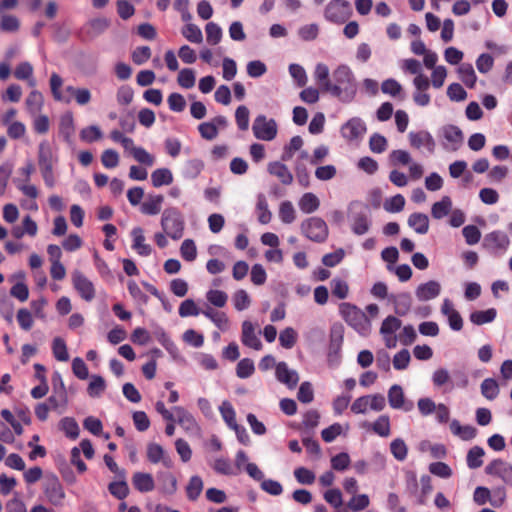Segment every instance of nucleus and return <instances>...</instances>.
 I'll list each match as a JSON object with an SVG mask.
<instances>
[{
    "mask_svg": "<svg viewBox=\"0 0 512 512\" xmlns=\"http://www.w3.org/2000/svg\"><path fill=\"white\" fill-rule=\"evenodd\" d=\"M357 81L347 65H340L332 72L330 82L326 83V93L343 103H350L357 94Z\"/></svg>",
    "mask_w": 512,
    "mask_h": 512,
    "instance_id": "obj_1",
    "label": "nucleus"
},
{
    "mask_svg": "<svg viewBox=\"0 0 512 512\" xmlns=\"http://www.w3.org/2000/svg\"><path fill=\"white\" fill-rule=\"evenodd\" d=\"M339 314L342 319L354 330L365 334L370 330V320L358 306L349 302L339 304Z\"/></svg>",
    "mask_w": 512,
    "mask_h": 512,
    "instance_id": "obj_2",
    "label": "nucleus"
},
{
    "mask_svg": "<svg viewBox=\"0 0 512 512\" xmlns=\"http://www.w3.org/2000/svg\"><path fill=\"white\" fill-rule=\"evenodd\" d=\"M161 226L167 236L174 240L180 239L184 232V220L180 211L175 207L165 209L161 217Z\"/></svg>",
    "mask_w": 512,
    "mask_h": 512,
    "instance_id": "obj_3",
    "label": "nucleus"
},
{
    "mask_svg": "<svg viewBox=\"0 0 512 512\" xmlns=\"http://www.w3.org/2000/svg\"><path fill=\"white\" fill-rule=\"evenodd\" d=\"M351 229L356 235H363L370 229L369 208L360 202H353L349 206Z\"/></svg>",
    "mask_w": 512,
    "mask_h": 512,
    "instance_id": "obj_4",
    "label": "nucleus"
},
{
    "mask_svg": "<svg viewBox=\"0 0 512 512\" xmlns=\"http://www.w3.org/2000/svg\"><path fill=\"white\" fill-rule=\"evenodd\" d=\"M351 15L352 7L347 0H331L324 12L325 19L335 24L345 23Z\"/></svg>",
    "mask_w": 512,
    "mask_h": 512,
    "instance_id": "obj_5",
    "label": "nucleus"
},
{
    "mask_svg": "<svg viewBox=\"0 0 512 512\" xmlns=\"http://www.w3.org/2000/svg\"><path fill=\"white\" fill-rule=\"evenodd\" d=\"M301 230L308 239L317 243L326 241L329 234L326 222L319 217H310L302 222Z\"/></svg>",
    "mask_w": 512,
    "mask_h": 512,
    "instance_id": "obj_6",
    "label": "nucleus"
},
{
    "mask_svg": "<svg viewBox=\"0 0 512 512\" xmlns=\"http://www.w3.org/2000/svg\"><path fill=\"white\" fill-rule=\"evenodd\" d=\"M254 136L263 141H272L277 136V123L274 119H268L265 115H258L252 125Z\"/></svg>",
    "mask_w": 512,
    "mask_h": 512,
    "instance_id": "obj_7",
    "label": "nucleus"
},
{
    "mask_svg": "<svg viewBox=\"0 0 512 512\" xmlns=\"http://www.w3.org/2000/svg\"><path fill=\"white\" fill-rule=\"evenodd\" d=\"M72 284L83 300L90 302L95 298L94 284L81 271L75 270L72 273Z\"/></svg>",
    "mask_w": 512,
    "mask_h": 512,
    "instance_id": "obj_8",
    "label": "nucleus"
},
{
    "mask_svg": "<svg viewBox=\"0 0 512 512\" xmlns=\"http://www.w3.org/2000/svg\"><path fill=\"white\" fill-rule=\"evenodd\" d=\"M44 494L48 501L54 506H62L65 498L64 488L56 476L46 478L44 483Z\"/></svg>",
    "mask_w": 512,
    "mask_h": 512,
    "instance_id": "obj_9",
    "label": "nucleus"
},
{
    "mask_svg": "<svg viewBox=\"0 0 512 512\" xmlns=\"http://www.w3.org/2000/svg\"><path fill=\"white\" fill-rule=\"evenodd\" d=\"M485 472L488 475H493L501 478L507 485L512 486V465L502 459H495L491 461L486 467Z\"/></svg>",
    "mask_w": 512,
    "mask_h": 512,
    "instance_id": "obj_10",
    "label": "nucleus"
},
{
    "mask_svg": "<svg viewBox=\"0 0 512 512\" xmlns=\"http://www.w3.org/2000/svg\"><path fill=\"white\" fill-rule=\"evenodd\" d=\"M344 327L340 323H335L330 329V342L328 360L329 362H338L339 351L343 342Z\"/></svg>",
    "mask_w": 512,
    "mask_h": 512,
    "instance_id": "obj_11",
    "label": "nucleus"
},
{
    "mask_svg": "<svg viewBox=\"0 0 512 512\" xmlns=\"http://www.w3.org/2000/svg\"><path fill=\"white\" fill-rule=\"evenodd\" d=\"M366 131V124L358 117L351 118L341 128L342 136L349 141L362 137Z\"/></svg>",
    "mask_w": 512,
    "mask_h": 512,
    "instance_id": "obj_12",
    "label": "nucleus"
},
{
    "mask_svg": "<svg viewBox=\"0 0 512 512\" xmlns=\"http://www.w3.org/2000/svg\"><path fill=\"white\" fill-rule=\"evenodd\" d=\"M388 402L393 409L410 411L413 408L412 402L405 401V395L400 385L394 384L388 390Z\"/></svg>",
    "mask_w": 512,
    "mask_h": 512,
    "instance_id": "obj_13",
    "label": "nucleus"
},
{
    "mask_svg": "<svg viewBox=\"0 0 512 512\" xmlns=\"http://www.w3.org/2000/svg\"><path fill=\"white\" fill-rule=\"evenodd\" d=\"M441 313L447 317L449 326L454 331H460L463 327V319L460 313L454 308L450 299H444L441 306Z\"/></svg>",
    "mask_w": 512,
    "mask_h": 512,
    "instance_id": "obj_14",
    "label": "nucleus"
},
{
    "mask_svg": "<svg viewBox=\"0 0 512 512\" xmlns=\"http://www.w3.org/2000/svg\"><path fill=\"white\" fill-rule=\"evenodd\" d=\"M241 341L243 345L254 350L259 351L262 349V343L255 333L254 325L248 320L242 323Z\"/></svg>",
    "mask_w": 512,
    "mask_h": 512,
    "instance_id": "obj_15",
    "label": "nucleus"
},
{
    "mask_svg": "<svg viewBox=\"0 0 512 512\" xmlns=\"http://www.w3.org/2000/svg\"><path fill=\"white\" fill-rule=\"evenodd\" d=\"M275 374L277 380L287 385L289 388H294L298 384V373L295 370L289 369L285 362H279L276 365Z\"/></svg>",
    "mask_w": 512,
    "mask_h": 512,
    "instance_id": "obj_16",
    "label": "nucleus"
},
{
    "mask_svg": "<svg viewBox=\"0 0 512 512\" xmlns=\"http://www.w3.org/2000/svg\"><path fill=\"white\" fill-rule=\"evenodd\" d=\"M441 292V285L439 282L431 280L426 283L420 284L416 289V297L419 301H428L439 296Z\"/></svg>",
    "mask_w": 512,
    "mask_h": 512,
    "instance_id": "obj_17",
    "label": "nucleus"
},
{
    "mask_svg": "<svg viewBox=\"0 0 512 512\" xmlns=\"http://www.w3.org/2000/svg\"><path fill=\"white\" fill-rule=\"evenodd\" d=\"M147 459L153 464L162 462V464L167 468H171L173 464L171 458L165 455L163 447L157 443L148 444Z\"/></svg>",
    "mask_w": 512,
    "mask_h": 512,
    "instance_id": "obj_18",
    "label": "nucleus"
},
{
    "mask_svg": "<svg viewBox=\"0 0 512 512\" xmlns=\"http://www.w3.org/2000/svg\"><path fill=\"white\" fill-rule=\"evenodd\" d=\"M410 145L414 148L419 149L424 146L427 150L432 153L435 149V141L432 135L427 131L410 132L409 133Z\"/></svg>",
    "mask_w": 512,
    "mask_h": 512,
    "instance_id": "obj_19",
    "label": "nucleus"
},
{
    "mask_svg": "<svg viewBox=\"0 0 512 512\" xmlns=\"http://www.w3.org/2000/svg\"><path fill=\"white\" fill-rule=\"evenodd\" d=\"M268 172L277 177L283 185H290L293 182V175L288 167L280 162L275 161L268 164Z\"/></svg>",
    "mask_w": 512,
    "mask_h": 512,
    "instance_id": "obj_20",
    "label": "nucleus"
},
{
    "mask_svg": "<svg viewBox=\"0 0 512 512\" xmlns=\"http://www.w3.org/2000/svg\"><path fill=\"white\" fill-rule=\"evenodd\" d=\"M510 244L508 236L501 231H493L486 235L485 245L493 250L505 251Z\"/></svg>",
    "mask_w": 512,
    "mask_h": 512,
    "instance_id": "obj_21",
    "label": "nucleus"
},
{
    "mask_svg": "<svg viewBox=\"0 0 512 512\" xmlns=\"http://www.w3.org/2000/svg\"><path fill=\"white\" fill-rule=\"evenodd\" d=\"M133 238L132 248L137 251L141 256H148L151 254V246L145 244L144 232L141 227H135L131 231Z\"/></svg>",
    "mask_w": 512,
    "mask_h": 512,
    "instance_id": "obj_22",
    "label": "nucleus"
},
{
    "mask_svg": "<svg viewBox=\"0 0 512 512\" xmlns=\"http://www.w3.org/2000/svg\"><path fill=\"white\" fill-rule=\"evenodd\" d=\"M178 424L186 431H194L197 429V422L193 415L181 406L173 408Z\"/></svg>",
    "mask_w": 512,
    "mask_h": 512,
    "instance_id": "obj_23",
    "label": "nucleus"
},
{
    "mask_svg": "<svg viewBox=\"0 0 512 512\" xmlns=\"http://www.w3.org/2000/svg\"><path fill=\"white\" fill-rule=\"evenodd\" d=\"M450 430L455 435L464 441H469L476 437L477 429L471 425H461L458 420H453L450 423Z\"/></svg>",
    "mask_w": 512,
    "mask_h": 512,
    "instance_id": "obj_24",
    "label": "nucleus"
},
{
    "mask_svg": "<svg viewBox=\"0 0 512 512\" xmlns=\"http://www.w3.org/2000/svg\"><path fill=\"white\" fill-rule=\"evenodd\" d=\"M55 160L50 145L47 142H42L38 147V164L40 170L53 168Z\"/></svg>",
    "mask_w": 512,
    "mask_h": 512,
    "instance_id": "obj_25",
    "label": "nucleus"
},
{
    "mask_svg": "<svg viewBox=\"0 0 512 512\" xmlns=\"http://www.w3.org/2000/svg\"><path fill=\"white\" fill-rule=\"evenodd\" d=\"M408 225L418 234H426L429 230V218L424 213H412L408 218Z\"/></svg>",
    "mask_w": 512,
    "mask_h": 512,
    "instance_id": "obj_26",
    "label": "nucleus"
},
{
    "mask_svg": "<svg viewBox=\"0 0 512 512\" xmlns=\"http://www.w3.org/2000/svg\"><path fill=\"white\" fill-rule=\"evenodd\" d=\"M132 483L140 492H150L154 489L155 484L151 474L137 472L132 477Z\"/></svg>",
    "mask_w": 512,
    "mask_h": 512,
    "instance_id": "obj_27",
    "label": "nucleus"
},
{
    "mask_svg": "<svg viewBox=\"0 0 512 512\" xmlns=\"http://www.w3.org/2000/svg\"><path fill=\"white\" fill-rule=\"evenodd\" d=\"M164 197L162 195L149 196V198L141 204L140 210L145 215H157L161 211Z\"/></svg>",
    "mask_w": 512,
    "mask_h": 512,
    "instance_id": "obj_28",
    "label": "nucleus"
},
{
    "mask_svg": "<svg viewBox=\"0 0 512 512\" xmlns=\"http://www.w3.org/2000/svg\"><path fill=\"white\" fill-rule=\"evenodd\" d=\"M33 66L27 62L19 63L14 70V77L17 80H27L29 86L34 87L36 85L35 80L33 79Z\"/></svg>",
    "mask_w": 512,
    "mask_h": 512,
    "instance_id": "obj_29",
    "label": "nucleus"
},
{
    "mask_svg": "<svg viewBox=\"0 0 512 512\" xmlns=\"http://www.w3.org/2000/svg\"><path fill=\"white\" fill-rule=\"evenodd\" d=\"M109 24L110 23L106 18H96L90 20L84 29L90 38H94L102 34L109 27Z\"/></svg>",
    "mask_w": 512,
    "mask_h": 512,
    "instance_id": "obj_30",
    "label": "nucleus"
},
{
    "mask_svg": "<svg viewBox=\"0 0 512 512\" xmlns=\"http://www.w3.org/2000/svg\"><path fill=\"white\" fill-rule=\"evenodd\" d=\"M458 74L461 81L469 88H473L476 84L477 76L474 68L470 63H463L458 67Z\"/></svg>",
    "mask_w": 512,
    "mask_h": 512,
    "instance_id": "obj_31",
    "label": "nucleus"
},
{
    "mask_svg": "<svg viewBox=\"0 0 512 512\" xmlns=\"http://www.w3.org/2000/svg\"><path fill=\"white\" fill-rule=\"evenodd\" d=\"M151 182L154 187L170 185L173 182V175L168 168H159L152 172Z\"/></svg>",
    "mask_w": 512,
    "mask_h": 512,
    "instance_id": "obj_32",
    "label": "nucleus"
},
{
    "mask_svg": "<svg viewBox=\"0 0 512 512\" xmlns=\"http://www.w3.org/2000/svg\"><path fill=\"white\" fill-rule=\"evenodd\" d=\"M452 208V201L450 197L444 196L438 202H435L431 208V214L435 219H442L447 216Z\"/></svg>",
    "mask_w": 512,
    "mask_h": 512,
    "instance_id": "obj_33",
    "label": "nucleus"
},
{
    "mask_svg": "<svg viewBox=\"0 0 512 512\" xmlns=\"http://www.w3.org/2000/svg\"><path fill=\"white\" fill-rule=\"evenodd\" d=\"M444 138L454 145L456 149L463 141V133L461 129L455 125H447L443 128Z\"/></svg>",
    "mask_w": 512,
    "mask_h": 512,
    "instance_id": "obj_34",
    "label": "nucleus"
},
{
    "mask_svg": "<svg viewBox=\"0 0 512 512\" xmlns=\"http://www.w3.org/2000/svg\"><path fill=\"white\" fill-rule=\"evenodd\" d=\"M213 469L216 473L226 476H236L238 475V471L235 469L234 465L230 462L229 459L226 458H217L214 461Z\"/></svg>",
    "mask_w": 512,
    "mask_h": 512,
    "instance_id": "obj_35",
    "label": "nucleus"
},
{
    "mask_svg": "<svg viewBox=\"0 0 512 512\" xmlns=\"http://www.w3.org/2000/svg\"><path fill=\"white\" fill-rule=\"evenodd\" d=\"M485 452L482 447L474 446L467 453V466L470 469H477L483 465V456Z\"/></svg>",
    "mask_w": 512,
    "mask_h": 512,
    "instance_id": "obj_36",
    "label": "nucleus"
},
{
    "mask_svg": "<svg viewBox=\"0 0 512 512\" xmlns=\"http://www.w3.org/2000/svg\"><path fill=\"white\" fill-rule=\"evenodd\" d=\"M496 310L494 308L485 311H474L470 314V321L475 325H483L492 322L496 317Z\"/></svg>",
    "mask_w": 512,
    "mask_h": 512,
    "instance_id": "obj_37",
    "label": "nucleus"
},
{
    "mask_svg": "<svg viewBox=\"0 0 512 512\" xmlns=\"http://www.w3.org/2000/svg\"><path fill=\"white\" fill-rule=\"evenodd\" d=\"M374 433L381 437H388L391 433L390 418L388 415H381L371 425Z\"/></svg>",
    "mask_w": 512,
    "mask_h": 512,
    "instance_id": "obj_38",
    "label": "nucleus"
},
{
    "mask_svg": "<svg viewBox=\"0 0 512 512\" xmlns=\"http://www.w3.org/2000/svg\"><path fill=\"white\" fill-rule=\"evenodd\" d=\"M319 204V199L313 193H305L299 201V207L304 213H312L316 211Z\"/></svg>",
    "mask_w": 512,
    "mask_h": 512,
    "instance_id": "obj_39",
    "label": "nucleus"
},
{
    "mask_svg": "<svg viewBox=\"0 0 512 512\" xmlns=\"http://www.w3.org/2000/svg\"><path fill=\"white\" fill-rule=\"evenodd\" d=\"M481 393L488 400H494L499 394V386L495 379L486 378L481 383Z\"/></svg>",
    "mask_w": 512,
    "mask_h": 512,
    "instance_id": "obj_40",
    "label": "nucleus"
},
{
    "mask_svg": "<svg viewBox=\"0 0 512 512\" xmlns=\"http://www.w3.org/2000/svg\"><path fill=\"white\" fill-rule=\"evenodd\" d=\"M219 411L229 428H233L237 424L235 410L229 401H223Z\"/></svg>",
    "mask_w": 512,
    "mask_h": 512,
    "instance_id": "obj_41",
    "label": "nucleus"
},
{
    "mask_svg": "<svg viewBox=\"0 0 512 512\" xmlns=\"http://www.w3.org/2000/svg\"><path fill=\"white\" fill-rule=\"evenodd\" d=\"M256 210L258 214V221L261 224H268L271 221L272 214L268 208V203L264 195L258 196Z\"/></svg>",
    "mask_w": 512,
    "mask_h": 512,
    "instance_id": "obj_42",
    "label": "nucleus"
},
{
    "mask_svg": "<svg viewBox=\"0 0 512 512\" xmlns=\"http://www.w3.org/2000/svg\"><path fill=\"white\" fill-rule=\"evenodd\" d=\"M63 84L62 78L57 73H52L50 77V88L52 95L56 101H63L65 103H69L71 101L70 98L65 97L61 91L60 88Z\"/></svg>",
    "mask_w": 512,
    "mask_h": 512,
    "instance_id": "obj_43",
    "label": "nucleus"
},
{
    "mask_svg": "<svg viewBox=\"0 0 512 512\" xmlns=\"http://www.w3.org/2000/svg\"><path fill=\"white\" fill-rule=\"evenodd\" d=\"M182 35L192 43H201L203 41V35L201 29L192 23L186 24L181 31Z\"/></svg>",
    "mask_w": 512,
    "mask_h": 512,
    "instance_id": "obj_44",
    "label": "nucleus"
},
{
    "mask_svg": "<svg viewBox=\"0 0 512 512\" xmlns=\"http://www.w3.org/2000/svg\"><path fill=\"white\" fill-rule=\"evenodd\" d=\"M106 389V383L102 376L92 375L87 392L90 397H99Z\"/></svg>",
    "mask_w": 512,
    "mask_h": 512,
    "instance_id": "obj_45",
    "label": "nucleus"
},
{
    "mask_svg": "<svg viewBox=\"0 0 512 512\" xmlns=\"http://www.w3.org/2000/svg\"><path fill=\"white\" fill-rule=\"evenodd\" d=\"M203 490V481L199 476H192L186 488L187 497L196 500Z\"/></svg>",
    "mask_w": 512,
    "mask_h": 512,
    "instance_id": "obj_46",
    "label": "nucleus"
},
{
    "mask_svg": "<svg viewBox=\"0 0 512 512\" xmlns=\"http://www.w3.org/2000/svg\"><path fill=\"white\" fill-rule=\"evenodd\" d=\"M52 351H53L54 357L58 361H62V362L68 361L69 354L67 351V346H66L65 341L62 338L56 337L53 340Z\"/></svg>",
    "mask_w": 512,
    "mask_h": 512,
    "instance_id": "obj_47",
    "label": "nucleus"
},
{
    "mask_svg": "<svg viewBox=\"0 0 512 512\" xmlns=\"http://www.w3.org/2000/svg\"><path fill=\"white\" fill-rule=\"evenodd\" d=\"M60 428L71 439H76L79 436V426L73 418H63L60 421Z\"/></svg>",
    "mask_w": 512,
    "mask_h": 512,
    "instance_id": "obj_48",
    "label": "nucleus"
},
{
    "mask_svg": "<svg viewBox=\"0 0 512 512\" xmlns=\"http://www.w3.org/2000/svg\"><path fill=\"white\" fill-rule=\"evenodd\" d=\"M205 32L206 40L210 45H216L221 41L222 29L218 24L209 22L205 27Z\"/></svg>",
    "mask_w": 512,
    "mask_h": 512,
    "instance_id": "obj_49",
    "label": "nucleus"
},
{
    "mask_svg": "<svg viewBox=\"0 0 512 512\" xmlns=\"http://www.w3.org/2000/svg\"><path fill=\"white\" fill-rule=\"evenodd\" d=\"M314 77L317 82V84L320 86L321 90L325 92L326 90V83L330 82L331 79L329 78V68L326 64L319 63L317 64L314 72Z\"/></svg>",
    "mask_w": 512,
    "mask_h": 512,
    "instance_id": "obj_50",
    "label": "nucleus"
},
{
    "mask_svg": "<svg viewBox=\"0 0 512 512\" xmlns=\"http://www.w3.org/2000/svg\"><path fill=\"white\" fill-rule=\"evenodd\" d=\"M180 254L182 258L188 262H192L197 257V248L192 239H185L180 247Z\"/></svg>",
    "mask_w": 512,
    "mask_h": 512,
    "instance_id": "obj_51",
    "label": "nucleus"
},
{
    "mask_svg": "<svg viewBox=\"0 0 512 512\" xmlns=\"http://www.w3.org/2000/svg\"><path fill=\"white\" fill-rule=\"evenodd\" d=\"M331 291L333 296L343 300L348 296L349 286L346 281L339 278H334L331 281Z\"/></svg>",
    "mask_w": 512,
    "mask_h": 512,
    "instance_id": "obj_52",
    "label": "nucleus"
},
{
    "mask_svg": "<svg viewBox=\"0 0 512 512\" xmlns=\"http://www.w3.org/2000/svg\"><path fill=\"white\" fill-rule=\"evenodd\" d=\"M254 371V362L249 358L241 359L236 367V375L241 379L250 377Z\"/></svg>",
    "mask_w": 512,
    "mask_h": 512,
    "instance_id": "obj_53",
    "label": "nucleus"
},
{
    "mask_svg": "<svg viewBox=\"0 0 512 512\" xmlns=\"http://www.w3.org/2000/svg\"><path fill=\"white\" fill-rule=\"evenodd\" d=\"M390 451L398 461H404L408 454L407 445L400 438H397L391 442Z\"/></svg>",
    "mask_w": 512,
    "mask_h": 512,
    "instance_id": "obj_54",
    "label": "nucleus"
},
{
    "mask_svg": "<svg viewBox=\"0 0 512 512\" xmlns=\"http://www.w3.org/2000/svg\"><path fill=\"white\" fill-rule=\"evenodd\" d=\"M297 341V333L292 327H287L281 331L279 335V342L282 347L291 349Z\"/></svg>",
    "mask_w": 512,
    "mask_h": 512,
    "instance_id": "obj_55",
    "label": "nucleus"
},
{
    "mask_svg": "<svg viewBox=\"0 0 512 512\" xmlns=\"http://www.w3.org/2000/svg\"><path fill=\"white\" fill-rule=\"evenodd\" d=\"M401 324L402 322L400 319L390 315L383 320L382 325L380 327V333L382 335H393L401 327Z\"/></svg>",
    "mask_w": 512,
    "mask_h": 512,
    "instance_id": "obj_56",
    "label": "nucleus"
},
{
    "mask_svg": "<svg viewBox=\"0 0 512 512\" xmlns=\"http://www.w3.org/2000/svg\"><path fill=\"white\" fill-rule=\"evenodd\" d=\"M370 504V500L368 495L366 494H359V495H353V497L348 502L347 506L348 508L353 512L362 511L365 508H367Z\"/></svg>",
    "mask_w": 512,
    "mask_h": 512,
    "instance_id": "obj_57",
    "label": "nucleus"
},
{
    "mask_svg": "<svg viewBox=\"0 0 512 512\" xmlns=\"http://www.w3.org/2000/svg\"><path fill=\"white\" fill-rule=\"evenodd\" d=\"M405 198L401 194L391 197L384 203V209L390 213H397L404 209Z\"/></svg>",
    "mask_w": 512,
    "mask_h": 512,
    "instance_id": "obj_58",
    "label": "nucleus"
},
{
    "mask_svg": "<svg viewBox=\"0 0 512 512\" xmlns=\"http://www.w3.org/2000/svg\"><path fill=\"white\" fill-rule=\"evenodd\" d=\"M411 308V296L408 293H402L395 299V312L398 315H405Z\"/></svg>",
    "mask_w": 512,
    "mask_h": 512,
    "instance_id": "obj_59",
    "label": "nucleus"
},
{
    "mask_svg": "<svg viewBox=\"0 0 512 512\" xmlns=\"http://www.w3.org/2000/svg\"><path fill=\"white\" fill-rule=\"evenodd\" d=\"M207 300L214 306L222 308L226 305L228 296L221 290H209L206 294Z\"/></svg>",
    "mask_w": 512,
    "mask_h": 512,
    "instance_id": "obj_60",
    "label": "nucleus"
},
{
    "mask_svg": "<svg viewBox=\"0 0 512 512\" xmlns=\"http://www.w3.org/2000/svg\"><path fill=\"white\" fill-rule=\"evenodd\" d=\"M233 303L236 310L243 311L250 306L251 300L248 293L245 290L240 289L234 293Z\"/></svg>",
    "mask_w": 512,
    "mask_h": 512,
    "instance_id": "obj_61",
    "label": "nucleus"
},
{
    "mask_svg": "<svg viewBox=\"0 0 512 512\" xmlns=\"http://www.w3.org/2000/svg\"><path fill=\"white\" fill-rule=\"evenodd\" d=\"M279 217L283 223L290 224L295 220V210L290 201H284L279 208Z\"/></svg>",
    "mask_w": 512,
    "mask_h": 512,
    "instance_id": "obj_62",
    "label": "nucleus"
},
{
    "mask_svg": "<svg viewBox=\"0 0 512 512\" xmlns=\"http://www.w3.org/2000/svg\"><path fill=\"white\" fill-rule=\"evenodd\" d=\"M178 313L184 318L189 316H198L200 314V310L194 300L186 299L180 304Z\"/></svg>",
    "mask_w": 512,
    "mask_h": 512,
    "instance_id": "obj_63",
    "label": "nucleus"
},
{
    "mask_svg": "<svg viewBox=\"0 0 512 512\" xmlns=\"http://www.w3.org/2000/svg\"><path fill=\"white\" fill-rule=\"evenodd\" d=\"M462 234L468 245H475L481 239V232L475 225H467L463 228Z\"/></svg>",
    "mask_w": 512,
    "mask_h": 512,
    "instance_id": "obj_64",
    "label": "nucleus"
}]
</instances>
